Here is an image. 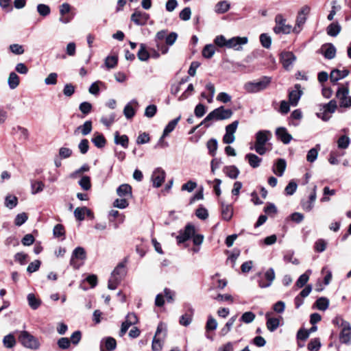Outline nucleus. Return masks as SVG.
Segmentation results:
<instances>
[{"instance_id": "23", "label": "nucleus", "mask_w": 351, "mask_h": 351, "mask_svg": "<svg viewBox=\"0 0 351 351\" xmlns=\"http://www.w3.org/2000/svg\"><path fill=\"white\" fill-rule=\"evenodd\" d=\"M265 317L267 319L266 325H267V329L271 332H274L279 326V324H280L279 319L270 317V313H267L265 315Z\"/></svg>"}, {"instance_id": "2", "label": "nucleus", "mask_w": 351, "mask_h": 351, "mask_svg": "<svg viewBox=\"0 0 351 351\" xmlns=\"http://www.w3.org/2000/svg\"><path fill=\"white\" fill-rule=\"evenodd\" d=\"M233 112L231 109H226L224 106H219L212 110L208 115L202 120L200 125H204L206 128H209L211 125V121H222L231 118Z\"/></svg>"}, {"instance_id": "49", "label": "nucleus", "mask_w": 351, "mask_h": 351, "mask_svg": "<svg viewBox=\"0 0 351 351\" xmlns=\"http://www.w3.org/2000/svg\"><path fill=\"white\" fill-rule=\"evenodd\" d=\"M230 9V3L226 1H221L216 5V12L217 13L223 14L226 12Z\"/></svg>"}, {"instance_id": "38", "label": "nucleus", "mask_w": 351, "mask_h": 351, "mask_svg": "<svg viewBox=\"0 0 351 351\" xmlns=\"http://www.w3.org/2000/svg\"><path fill=\"white\" fill-rule=\"evenodd\" d=\"M131 103L138 104L136 100H132L124 107L123 114L128 119H132L135 115V111L131 106Z\"/></svg>"}, {"instance_id": "16", "label": "nucleus", "mask_w": 351, "mask_h": 351, "mask_svg": "<svg viewBox=\"0 0 351 351\" xmlns=\"http://www.w3.org/2000/svg\"><path fill=\"white\" fill-rule=\"evenodd\" d=\"M248 39L247 37H233L227 40L226 47L232 48L235 50H240L241 49V46L245 45Z\"/></svg>"}, {"instance_id": "58", "label": "nucleus", "mask_w": 351, "mask_h": 351, "mask_svg": "<svg viewBox=\"0 0 351 351\" xmlns=\"http://www.w3.org/2000/svg\"><path fill=\"white\" fill-rule=\"evenodd\" d=\"M118 62V58L115 56H108L105 60L106 66L108 69L114 68Z\"/></svg>"}, {"instance_id": "59", "label": "nucleus", "mask_w": 351, "mask_h": 351, "mask_svg": "<svg viewBox=\"0 0 351 351\" xmlns=\"http://www.w3.org/2000/svg\"><path fill=\"white\" fill-rule=\"evenodd\" d=\"M217 327V322L212 316H209L206 324V331L215 330Z\"/></svg>"}, {"instance_id": "33", "label": "nucleus", "mask_w": 351, "mask_h": 351, "mask_svg": "<svg viewBox=\"0 0 351 351\" xmlns=\"http://www.w3.org/2000/svg\"><path fill=\"white\" fill-rule=\"evenodd\" d=\"M223 171L231 179H236L240 173L239 169L234 165L226 167Z\"/></svg>"}, {"instance_id": "12", "label": "nucleus", "mask_w": 351, "mask_h": 351, "mask_svg": "<svg viewBox=\"0 0 351 351\" xmlns=\"http://www.w3.org/2000/svg\"><path fill=\"white\" fill-rule=\"evenodd\" d=\"M296 57L291 51H282L280 53V62L286 70H289L295 61Z\"/></svg>"}, {"instance_id": "41", "label": "nucleus", "mask_w": 351, "mask_h": 351, "mask_svg": "<svg viewBox=\"0 0 351 351\" xmlns=\"http://www.w3.org/2000/svg\"><path fill=\"white\" fill-rule=\"evenodd\" d=\"M316 307L320 311H326L329 306V300L326 298L321 297L315 302Z\"/></svg>"}, {"instance_id": "56", "label": "nucleus", "mask_w": 351, "mask_h": 351, "mask_svg": "<svg viewBox=\"0 0 351 351\" xmlns=\"http://www.w3.org/2000/svg\"><path fill=\"white\" fill-rule=\"evenodd\" d=\"M255 319V314L251 311L244 313L240 318L241 322L245 324L252 322Z\"/></svg>"}, {"instance_id": "30", "label": "nucleus", "mask_w": 351, "mask_h": 351, "mask_svg": "<svg viewBox=\"0 0 351 351\" xmlns=\"http://www.w3.org/2000/svg\"><path fill=\"white\" fill-rule=\"evenodd\" d=\"M28 304L33 310H36L40 306L42 302L39 298H37L34 293H29L27 296Z\"/></svg>"}, {"instance_id": "39", "label": "nucleus", "mask_w": 351, "mask_h": 351, "mask_svg": "<svg viewBox=\"0 0 351 351\" xmlns=\"http://www.w3.org/2000/svg\"><path fill=\"white\" fill-rule=\"evenodd\" d=\"M306 17L304 15L298 13L296 19L295 26L293 29V32L299 33L301 30L302 26L305 23Z\"/></svg>"}, {"instance_id": "19", "label": "nucleus", "mask_w": 351, "mask_h": 351, "mask_svg": "<svg viewBox=\"0 0 351 351\" xmlns=\"http://www.w3.org/2000/svg\"><path fill=\"white\" fill-rule=\"evenodd\" d=\"M104 348L108 351H112L115 350L117 348V341L115 339L111 337L102 339L100 343V351H104Z\"/></svg>"}, {"instance_id": "15", "label": "nucleus", "mask_w": 351, "mask_h": 351, "mask_svg": "<svg viewBox=\"0 0 351 351\" xmlns=\"http://www.w3.org/2000/svg\"><path fill=\"white\" fill-rule=\"evenodd\" d=\"M149 16L146 12L135 10L131 16V21L137 25H144L147 23Z\"/></svg>"}, {"instance_id": "8", "label": "nucleus", "mask_w": 351, "mask_h": 351, "mask_svg": "<svg viewBox=\"0 0 351 351\" xmlns=\"http://www.w3.org/2000/svg\"><path fill=\"white\" fill-rule=\"evenodd\" d=\"M276 25L273 28L274 32L276 34H288L293 31L292 27L290 25L286 24V19L281 14H278L275 17Z\"/></svg>"}, {"instance_id": "47", "label": "nucleus", "mask_w": 351, "mask_h": 351, "mask_svg": "<svg viewBox=\"0 0 351 351\" xmlns=\"http://www.w3.org/2000/svg\"><path fill=\"white\" fill-rule=\"evenodd\" d=\"M350 143V138L346 135L339 137L337 141V146L339 149H347Z\"/></svg>"}, {"instance_id": "7", "label": "nucleus", "mask_w": 351, "mask_h": 351, "mask_svg": "<svg viewBox=\"0 0 351 351\" xmlns=\"http://www.w3.org/2000/svg\"><path fill=\"white\" fill-rule=\"evenodd\" d=\"M19 340L24 347L29 349L36 350L40 346L37 339L25 330L21 332Z\"/></svg>"}, {"instance_id": "51", "label": "nucleus", "mask_w": 351, "mask_h": 351, "mask_svg": "<svg viewBox=\"0 0 351 351\" xmlns=\"http://www.w3.org/2000/svg\"><path fill=\"white\" fill-rule=\"evenodd\" d=\"M260 42L263 47L269 49L271 45V38L267 34L263 33L260 35Z\"/></svg>"}, {"instance_id": "11", "label": "nucleus", "mask_w": 351, "mask_h": 351, "mask_svg": "<svg viewBox=\"0 0 351 351\" xmlns=\"http://www.w3.org/2000/svg\"><path fill=\"white\" fill-rule=\"evenodd\" d=\"M86 258L85 250L82 247H77L73 252L70 265L75 269H78L80 265L77 264L75 259L84 261Z\"/></svg>"}, {"instance_id": "22", "label": "nucleus", "mask_w": 351, "mask_h": 351, "mask_svg": "<svg viewBox=\"0 0 351 351\" xmlns=\"http://www.w3.org/2000/svg\"><path fill=\"white\" fill-rule=\"evenodd\" d=\"M322 53L325 58L331 60L335 57L336 48L332 43H328L322 46Z\"/></svg>"}, {"instance_id": "42", "label": "nucleus", "mask_w": 351, "mask_h": 351, "mask_svg": "<svg viewBox=\"0 0 351 351\" xmlns=\"http://www.w3.org/2000/svg\"><path fill=\"white\" fill-rule=\"evenodd\" d=\"M311 270H307L304 274H302L299 277V278L298 279V280L295 282V285L298 288L303 287L307 283V282H308V280L309 279V274H311Z\"/></svg>"}, {"instance_id": "20", "label": "nucleus", "mask_w": 351, "mask_h": 351, "mask_svg": "<svg viewBox=\"0 0 351 351\" xmlns=\"http://www.w3.org/2000/svg\"><path fill=\"white\" fill-rule=\"evenodd\" d=\"M71 10V6L67 3H64L60 6V14L61 15L59 21L62 23H68L71 21V17L66 15Z\"/></svg>"}, {"instance_id": "1", "label": "nucleus", "mask_w": 351, "mask_h": 351, "mask_svg": "<svg viewBox=\"0 0 351 351\" xmlns=\"http://www.w3.org/2000/svg\"><path fill=\"white\" fill-rule=\"evenodd\" d=\"M193 239V243L196 246L202 245L204 241V235L201 234H195V226L192 224H187L184 230L179 232V234L176 237L178 243H182L189 239Z\"/></svg>"}, {"instance_id": "26", "label": "nucleus", "mask_w": 351, "mask_h": 351, "mask_svg": "<svg viewBox=\"0 0 351 351\" xmlns=\"http://www.w3.org/2000/svg\"><path fill=\"white\" fill-rule=\"evenodd\" d=\"M287 167L286 160L283 158H279L277 160L276 167L273 169V171L278 176H282Z\"/></svg>"}, {"instance_id": "63", "label": "nucleus", "mask_w": 351, "mask_h": 351, "mask_svg": "<svg viewBox=\"0 0 351 351\" xmlns=\"http://www.w3.org/2000/svg\"><path fill=\"white\" fill-rule=\"evenodd\" d=\"M157 112V107L154 104L149 105L146 107L145 110V116L148 118H152L154 117Z\"/></svg>"}, {"instance_id": "13", "label": "nucleus", "mask_w": 351, "mask_h": 351, "mask_svg": "<svg viewBox=\"0 0 351 351\" xmlns=\"http://www.w3.org/2000/svg\"><path fill=\"white\" fill-rule=\"evenodd\" d=\"M165 171L162 169L156 168L152 175L153 186L156 188L160 187L165 181Z\"/></svg>"}, {"instance_id": "54", "label": "nucleus", "mask_w": 351, "mask_h": 351, "mask_svg": "<svg viewBox=\"0 0 351 351\" xmlns=\"http://www.w3.org/2000/svg\"><path fill=\"white\" fill-rule=\"evenodd\" d=\"M80 186L85 191H88L91 187L90 178L87 176H83L79 181Z\"/></svg>"}, {"instance_id": "44", "label": "nucleus", "mask_w": 351, "mask_h": 351, "mask_svg": "<svg viewBox=\"0 0 351 351\" xmlns=\"http://www.w3.org/2000/svg\"><path fill=\"white\" fill-rule=\"evenodd\" d=\"M93 106L92 104L88 101L82 102L79 106V109L84 114L82 118H84L85 116L88 114L92 110Z\"/></svg>"}, {"instance_id": "48", "label": "nucleus", "mask_w": 351, "mask_h": 351, "mask_svg": "<svg viewBox=\"0 0 351 351\" xmlns=\"http://www.w3.org/2000/svg\"><path fill=\"white\" fill-rule=\"evenodd\" d=\"M18 199L16 196L8 195L5 199V206L9 209H12L16 206Z\"/></svg>"}, {"instance_id": "61", "label": "nucleus", "mask_w": 351, "mask_h": 351, "mask_svg": "<svg viewBox=\"0 0 351 351\" xmlns=\"http://www.w3.org/2000/svg\"><path fill=\"white\" fill-rule=\"evenodd\" d=\"M206 112V106L202 104H198L195 106V110H194L195 115L198 118L203 117L205 114Z\"/></svg>"}, {"instance_id": "5", "label": "nucleus", "mask_w": 351, "mask_h": 351, "mask_svg": "<svg viewBox=\"0 0 351 351\" xmlns=\"http://www.w3.org/2000/svg\"><path fill=\"white\" fill-rule=\"evenodd\" d=\"M271 82L268 76L262 77L258 81L248 82L244 84V89L251 93H258L266 89Z\"/></svg>"}, {"instance_id": "14", "label": "nucleus", "mask_w": 351, "mask_h": 351, "mask_svg": "<svg viewBox=\"0 0 351 351\" xmlns=\"http://www.w3.org/2000/svg\"><path fill=\"white\" fill-rule=\"evenodd\" d=\"M302 95L300 84H296L294 90L289 93V102L293 106H296Z\"/></svg>"}, {"instance_id": "64", "label": "nucleus", "mask_w": 351, "mask_h": 351, "mask_svg": "<svg viewBox=\"0 0 351 351\" xmlns=\"http://www.w3.org/2000/svg\"><path fill=\"white\" fill-rule=\"evenodd\" d=\"M57 344L60 349H68L71 346L70 339L67 337H62L58 339Z\"/></svg>"}, {"instance_id": "52", "label": "nucleus", "mask_w": 351, "mask_h": 351, "mask_svg": "<svg viewBox=\"0 0 351 351\" xmlns=\"http://www.w3.org/2000/svg\"><path fill=\"white\" fill-rule=\"evenodd\" d=\"M321 347V342L318 338L311 339L307 345V348L310 351H317Z\"/></svg>"}, {"instance_id": "53", "label": "nucleus", "mask_w": 351, "mask_h": 351, "mask_svg": "<svg viewBox=\"0 0 351 351\" xmlns=\"http://www.w3.org/2000/svg\"><path fill=\"white\" fill-rule=\"evenodd\" d=\"M37 11L42 16H47L51 12L49 6L43 3H40L37 5Z\"/></svg>"}, {"instance_id": "43", "label": "nucleus", "mask_w": 351, "mask_h": 351, "mask_svg": "<svg viewBox=\"0 0 351 351\" xmlns=\"http://www.w3.org/2000/svg\"><path fill=\"white\" fill-rule=\"evenodd\" d=\"M217 141L215 138H211L207 142L206 146L208 149L209 154L212 156H214L215 155L216 151L217 149Z\"/></svg>"}, {"instance_id": "45", "label": "nucleus", "mask_w": 351, "mask_h": 351, "mask_svg": "<svg viewBox=\"0 0 351 351\" xmlns=\"http://www.w3.org/2000/svg\"><path fill=\"white\" fill-rule=\"evenodd\" d=\"M114 207L124 209L129 206L128 198L121 197L116 199L113 202Z\"/></svg>"}, {"instance_id": "9", "label": "nucleus", "mask_w": 351, "mask_h": 351, "mask_svg": "<svg viewBox=\"0 0 351 351\" xmlns=\"http://www.w3.org/2000/svg\"><path fill=\"white\" fill-rule=\"evenodd\" d=\"M275 272L273 268H269L258 281L259 287L264 289L270 287L275 279Z\"/></svg>"}, {"instance_id": "46", "label": "nucleus", "mask_w": 351, "mask_h": 351, "mask_svg": "<svg viewBox=\"0 0 351 351\" xmlns=\"http://www.w3.org/2000/svg\"><path fill=\"white\" fill-rule=\"evenodd\" d=\"M44 184L41 181H32L31 182V188H32V193L35 195L38 193L41 192L44 189Z\"/></svg>"}, {"instance_id": "27", "label": "nucleus", "mask_w": 351, "mask_h": 351, "mask_svg": "<svg viewBox=\"0 0 351 351\" xmlns=\"http://www.w3.org/2000/svg\"><path fill=\"white\" fill-rule=\"evenodd\" d=\"M92 142L98 148H103L106 144L104 136L99 132L94 133Z\"/></svg>"}, {"instance_id": "62", "label": "nucleus", "mask_w": 351, "mask_h": 351, "mask_svg": "<svg viewBox=\"0 0 351 351\" xmlns=\"http://www.w3.org/2000/svg\"><path fill=\"white\" fill-rule=\"evenodd\" d=\"M337 101L335 99H332L324 106V109L326 112L333 113L337 109Z\"/></svg>"}, {"instance_id": "18", "label": "nucleus", "mask_w": 351, "mask_h": 351, "mask_svg": "<svg viewBox=\"0 0 351 351\" xmlns=\"http://www.w3.org/2000/svg\"><path fill=\"white\" fill-rule=\"evenodd\" d=\"M276 135L278 140L286 145L289 144L293 139L291 134H290L284 127L278 128L276 130Z\"/></svg>"}, {"instance_id": "25", "label": "nucleus", "mask_w": 351, "mask_h": 351, "mask_svg": "<svg viewBox=\"0 0 351 351\" xmlns=\"http://www.w3.org/2000/svg\"><path fill=\"white\" fill-rule=\"evenodd\" d=\"M245 158L248 161L249 165L252 168L258 167L262 161V158L252 153L247 154L245 156Z\"/></svg>"}, {"instance_id": "29", "label": "nucleus", "mask_w": 351, "mask_h": 351, "mask_svg": "<svg viewBox=\"0 0 351 351\" xmlns=\"http://www.w3.org/2000/svg\"><path fill=\"white\" fill-rule=\"evenodd\" d=\"M93 125L91 121H86L83 125H80L74 131V134H77V132H80L84 136H86L92 131Z\"/></svg>"}, {"instance_id": "32", "label": "nucleus", "mask_w": 351, "mask_h": 351, "mask_svg": "<svg viewBox=\"0 0 351 351\" xmlns=\"http://www.w3.org/2000/svg\"><path fill=\"white\" fill-rule=\"evenodd\" d=\"M180 119L181 115H179L177 118L171 120L168 123L163 130V136H167L169 133L174 130Z\"/></svg>"}, {"instance_id": "36", "label": "nucleus", "mask_w": 351, "mask_h": 351, "mask_svg": "<svg viewBox=\"0 0 351 351\" xmlns=\"http://www.w3.org/2000/svg\"><path fill=\"white\" fill-rule=\"evenodd\" d=\"M16 339L13 334L5 335L3 339V346L7 348H12L16 345Z\"/></svg>"}, {"instance_id": "35", "label": "nucleus", "mask_w": 351, "mask_h": 351, "mask_svg": "<svg viewBox=\"0 0 351 351\" xmlns=\"http://www.w3.org/2000/svg\"><path fill=\"white\" fill-rule=\"evenodd\" d=\"M341 29L338 23H332L328 26L326 31L329 36L335 37L339 34Z\"/></svg>"}, {"instance_id": "57", "label": "nucleus", "mask_w": 351, "mask_h": 351, "mask_svg": "<svg viewBox=\"0 0 351 351\" xmlns=\"http://www.w3.org/2000/svg\"><path fill=\"white\" fill-rule=\"evenodd\" d=\"M27 219H28V217L25 213H19L15 217L14 224L16 226H21L26 222Z\"/></svg>"}, {"instance_id": "17", "label": "nucleus", "mask_w": 351, "mask_h": 351, "mask_svg": "<svg viewBox=\"0 0 351 351\" xmlns=\"http://www.w3.org/2000/svg\"><path fill=\"white\" fill-rule=\"evenodd\" d=\"M350 73V71L347 69H344L343 70H339L337 69H333L330 75V82L335 84L337 82L341 79L347 77Z\"/></svg>"}, {"instance_id": "37", "label": "nucleus", "mask_w": 351, "mask_h": 351, "mask_svg": "<svg viewBox=\"0 0 351 351\" xmlns=\"http://www.w3.org/2000/svg\"><path fill=\"white\" fill-rule=\"evenodd\" d=\"M19 76L14 72H11L8 80L9 87L11 89H15L19 86Z\"/></svg>"}, {"instance_id": "34", "label": "nucleus", "mask_w": 351, "mask_h": 351, "mask_svg": "<svg viewBox=\"0 0 351 351\" xmlns=\"http://www.w3.org/2000/svg\"><path fill=\"white\" fill-rule=\"evenodd\" d=\"M137 57L141 61H147L150 55L147 51L145 44L141 43L137 53Z\"/></svg>"}, {"instance_id": "21", "label": "nucleus", "mask_w": 351, "mask_h": 351, "mask_svg": "<svg viewBox=\"0 0 351 351\" xmlns=\"http://www.w3.org/2000/svg\"><path fill=\"white\" fill-rule=\"evenodd\" d=\"M117 194L120 197L131 198L132 197V186L128 184H122L117 189Z\"/></svg>"}, {"instance_id": "40", "label": "nucleus", "mask_w": 351, "mask_h": 351, "mask_svg": "<svg viewBox=\"0 0 351 351\" xmlns=\"http://www.w3.org/2000/svg\"><path fill=\"white\" fill-rule=\"evenodd\" d=\"M215 53V47L212 45H206L202 50V56L205 58H211Z\"/></svg>"}, {"instance_id": "6", "label": "nucleus", "mask_w": 351, "mask_h": 351, "mask_svg": "<svg viewBox=\"0 0 351 351\" xmlns=\"http://www.w3.org/2000/svg\"><path fill=\"white\" fill-rule=\"evenodd\" d=\"M336 97L339 99L340 107H351V96H349V82H346L338 87Z\"/></svg>"}, {"instance_id": "50", "label": "nucleus", "mask_w": 351, "mask_h": 351, "mask_svg": "<svg viewBox=\"0 0 351 351\" xmlns=\"http://www.w3.org/2000/svg\"><path fill=\"white\" fill-rule=\"evenodd\" d=\"M85 212L90 213V210L86 207H77L74 210V216L77 220L82 221L84 219Z\"/></svg>"}, {"instance_id": "4", "label": "nucleus", "mask_w": 351, "mask_h": 351, "mask_svg": "<svg viewBox=\"0 0 351 351\" xmlns=\"http://www.w3.org/2000/svg\"><path fill=\"white\" fill-rule=\"evenodd\" d=\"M127 274L125 265L123 263H120L114 268L108 280V287L109 289H115Z\"/></svg>"}, {"instance_id": "31", "label": "nucleus", "mask_w": 351, "mask_h": 351, "mask_svg": "<svg viewBox=\"0 0 351 351\" xmlns=\"http://www.w3.org/2000/svg\"><path fill=\"white\" fill-rule=\"evenodd\" d=\"M321 147L319 144H317L315 145V147L311 148L307 153L306 155V160L309 162H315L318 156V152L320 150Z\"/></svg>"}, {"instance_id": "3", "label": "nucleus", "mask_w": 351, "mask_h": 351, "mask_svg": "<svg viewBox=\"0 0 351 351\" xmlns=\"http://www.w3.org/2000/svg\"><path fill=\"white\" fill-rule=\"evenodd\" d=\"M272 134L269 130H259L255 135V143L254 147H250V149H254L259 155H264L267 149L266 148L267 143L271 139Z\"/></svg>"}, {"instance_id": "55", "label": "nucleus", "mask_w": 351, "mask_h": 351, "mask_svg": "<svg viewBox=\"0 0 351 351\" xmlns=\"http://www.w3.org/2000/svg\"><path fill=\"white\" fill-rule=\"evenodd\" d=\"M298 187L297 183L291 180L289 184L287 185L285 189V193L287 195H292L296 191Z\"/></svg>"}, {"instance_id": "10", "label": "nucleus", "mask_w": 351, "mask_h": 351, "mask_svg": "<svg viewBox=\"0 0 351 351\" xmlns=\"http://www.w3.org/2000/svg\"><path fill=\"white\" fill-rule=\"evenodd\" d=\"M341 326L342 330L339 335V340L343 343H349L351 340V326L350 324L343 319H341Z\"/></svg>"}, {"instance_id": "24", "label": "nucleus", "mask_w": 351, "mask_h": 351, "mask_svg": "<svg viewBox=\"0 0 351 351\" xmlns=\"http://www.w3.org/2000/svg\"><path fill=\"white\" fill-rule=\"evenodd\" d=\"M233 215V208L232 205L221 203V216L225 221H230Z\"/></svg>"}, {"instance_id": "28", "label": "nucleus", "mask_w": 351, "mask_h": 351, "mask_svg": "<svg viewBox=\"0 0 351 351\" xmlns=\"http://www.w3.org/2000/svg\"><path fill=\"white\" fill-rule=\"evenodd\" d=\"M114 143L121 145L123 148L128 147L129 138L127 135H120L118 131L114 133Z\"/></svg>"}, {"instance_id": "60", "label": "nucleus", "mask_w": 351, "mask_h": 351, "mask_svg": "<svg viewBox=\"0 0 351 351\" xmlns=\"http://www.w3.org/2000/svg\"><path fill=\"white\" fill-rule=\"evenodd\" d=\"M236 319H237V317L233 316L228 321V322L226 324L225 326L221 330V333L222 335H226L230 330Z\"/></svg>"}]
</instances>
